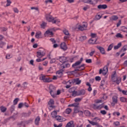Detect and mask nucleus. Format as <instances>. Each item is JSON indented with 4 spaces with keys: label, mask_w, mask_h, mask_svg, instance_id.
<instances>
[{
    "label": "nucleus",
    "mask_w": 127,
    "mask_h": 127,
    "mask_svg": "<svg viewBox=\"0 0 127 127\" xmlns=\"http://www.w3.org/2000/svg\"><path fill=\"white\" fill-rule=\"evenodd\" d=\"M39 78L40 80H50V78L48 76L43 74H41Z\"/></svg>",
    "instance_id": "4468645a"
},
{
    "label": "nucleus",
    "mask_w": 127,
    "mask_h": 127,
    "mask_svg": "<svg viewBox=\"0 0 127 127\" xmlns=\"http://www.w3.org/2000/svg\"><path fill=\"white\" fill-rule=\"evenodd\" d=\"M65 127H75V125H74V122H73L72 121H70L66 124Z\"/></svg>",
    "instance_id": "f3484780"
},
{
    "label": "nucleus",
    "mask_w": 127,
    "mask_h": 127,
    "mask_svg": "<svg viewBox=\"0 0 127 127\" xmlns=\"http://www.w3.org/2000/svg\"><path fill=\"white\" fill-rule=\"evenodd\" d=\"M122 49L123 50L124 52L127 51V45H126L124 46Z\"/></svg>",
    "instance_id": "052dcab7"
},
{
    "label": "nucleus",
    "mask_w": 127,
    "mask_h": 127,
    "mask_svg": "<svg viewBox=\"0 0 127 127\" xmlns=\"http://www.w3.org/2000/svg\"><path fill=\"white\" fill-rule=\"evenodd\" d=\"M91 38H93L94 39H97V35L95 33H91Z\"/></svg>",
    "instance_id": "c03bdc74"
},
{
    "label": "nucleus",
    "mask_w": 127,
    "mask_h": 127,
    "mask_svg": "<svg viewBox=\"0 0 127 127\" xmlns=\"http://www.w3.org/2000/svg\"><path fill=\"white\" fill-rule=\"evenodd\" d=\"M118 96H116V95H114L113 97H112V103H111V105L112 106H115V105L118 104Z\"/></svg>",
    "instance_id": "1a4fd4ad"
},
{
    "label": "nucleus",
    "mask_w": 127,
    "mask_h": 127,
    "mask_svg": "<svg viewBox=\"0 0 127 127\" xmlns=\"http://www.w3.org/2000/svg\"><path fill=\"white\" fill-rule=\"evenodd\" d=\"M22 106H23V104L22 103H19L18 105V108L21 109V108H22Z\"/></svg>",
    "instance_id": "e2e57ef3"
},
{
    "label": "nucleus",
    "mask_w": 127,
    "mask_h": 127,
    "mask_svg": "<svg viewBox=\"0 0 127 127\" xmlns=\"http://www.w3.org/2000/svg\"><path fill=\"white\" fill-rule=\"evenodd\" d=\"M12 58V56L10 54H7L6 56V59H10V58Z\"/></svg>",
    "instance_id": "49530a36"
},
{
    "label": "nucleus",
    "mask_w": 127,
    "mask_h": 127,
    "mask_svg": "<svg viewBox=\"0 0 127 127\" xmlns=\"http://www.w3.org/2000/svg\"><path fill=\"white\" fill-rule=\"evenodd\" d=\"M80 41H84V40H86V39H87V37H86L85 36H82L80 37Z\"/></svg>",
    "instance_id": "ea45409f"
},
{
    "label": "nucleus",
    "mask_w": 127,
    "mask_h": 127,
    "mask_svg": "<svg viewBox=\"0 0 127 127\" xmlns=\"http://www.w3.org/2000/svg\"><path fill=\"white\" fill-rule=\"evenodd\" d=\"M18 101H19V98H16L13 100V105H17V103H18Z\"/></svg>",
    "instance_id": "72a5a7b5"
},
{
    "label": "nucleus",
    "mask_w": 127,
    "mask_h": 127,
    "mask_svg": "<svg viewBox=\"0 0 127 127\" xmlns=\"http://www.w3.org/2000/svg\"><path fill=\"white\" fill-rule=\"evenodd\" d=\"M116 37L117 38H123V37H124V36H123V35L120 33H118L116 34Z\"/></svg>",
    "instance_id": "f704fd0d"
},
{
    "label": "nucleus",
    "mask_w": 127,
    "mask_h": 127,
    "mask_svg": "<svg viewBox=\"0 0 127 127\" xmlns=\"http://www.w3.org/2000/svg\"><path fill=\"white\" fill-rule=\"evenodd\" d=\"M99 9H106L108 7L107 4H100L97 6Z\"/></svg>",
    "instance_id": "dca6fc26"
},
{
    "label": "nucleus",
    "mask_w": 127,
    "mask_h": 127,
    "mask_svg": "<svg viewBox=\"0 0 127 127\" xmlns=\"http://www.w3.org/2000/svg\"><path fill=\"white\" fill-rule=\"evenodd\" d=\"M63 126V124L62 123H60L59 125H57L56 124L54 125V127H62Z\"/></svg>",
    "instance_id": "8fccbe9b"
},
{
    "label": "nucleus",
    "mask_w": 127,
    "mask_h": 127,
    "mask_svg": "<svg viewBox=\"0 0 127 127\" xmlns=\"http://www.w3.org/2000/svg\"><path fill=\"white\" fill-rule=\"evenodd\" d=\"M75 30H80V23H78L74 27Z\"/></svg>",
    "instance_id": "c9c22d12"
},
{
    "label": "nucleus",
    "mask_w": 127,
    "mask_h": 127,
    "mask_svg": "<svg viewBox=\"0 0 127 127\" xmlns=\"http://www.w3.org/2000/svg\"><path fill=\"white\" fill-rule=\"evenodd\" d=\"M105 84H106V81H105V80H102L101 82V85L100 86V88H103Z\"/></svg>",
    "instance_id": "58836bf2"
},
{
    "label": "nucleus",
    "mask_w": 127,
    "mask_h": 127,
    "mask_svg": "<svg viewBox=\"0 0 127 127\" xmlns=\"http://www.w3.org/2000/svg\"><path fill=\"white\" fill-rule=\"evenodd\" d=\"M96 48H97V49L99 50L101 54H103V55H106V51L105 50V48L101 46H97Z\"/></svg>",
    "instance_id": "f8f14e48"
},
{
    "label": "nucleus",
    "mask_w": 127,
    "mask_h": 127,
    "mask_svg": "<svg viewBox=\"0 0 127 127\" xmlns=\"http://www.w3.org/2000/svg\"><path fill=\"white\" fill-rule=\"evenodd\" d=\"M117 77V73H116V71H114L111 75L112 79H114V78H116Z\"/></svg>",
    "instance_id": "a19ab883"
},
{
    "label": "nucleus",
    "mask_w": 127,
    "mask_h": 127,
    "mask_svg": "<svg viewBox=\"0 0 127 127\" xmlns=\"http://www.w3.org/2000/svg\"><path fill=\"white\" fill-rule=\"evenodd\" d=\"M74 102L75 103L73 104H69L68 107H74L73 111L74 114H78L80 112V98H76L74 100Z\"/></svg>",
    "instance_id": "f03ea898"
},
{
    "label": "nucleus",
    "mask_w": 127,
    "mask_h": 127,
    "mask_svg": "<svg viewBox=\"0 0 127 127\" xmlns=\"http://www.w3.org/2000/svg\"><path fill=\"white\" fill-rule=\"evenodd\" d=\"M79 95H80V93H78L76 91H73L72 93V96L73 97H76V96H79Z\"/></svg>",
    "instance_id": "e433bc0d"
},
{
    "label": "nucleus",
    "mask_w": 127,
    "mask_h": 127,
    "mask_svg": "<svg viewBox=\"0 0 127 127\" xmlns=\"http://www.w3.org/2000/svg\"><path fill=\"white\" fill-rule=\"evenodd\" d=\"M122 31H123V32H126L127 33V28H125L124 29H123Z\"/></svg>",
    "instance_id": "774afa93"
},
{
    "label": "nucleus",
    "mask_w": 127,
    "mask_h": 127,
    "mask_svg": "<svg viewBox=\"0 0 127 127\" xmlns=\"http://www.w3.org/2000/svg\"><path fill=\"white\" fill-rule=\"evenodd\" d=\"M64 33L65 35H69V32L67 30H64Z\"/></svg>",
    "instance_id": "864d4df0"
},
{
    "label": "nucleus",
    "mask_w": 127,
    "mask_h": 127,
    "mask_svg": "<svg viewBox=\"0 0 127 127\" xmlns=\"http://www.w3.org/2000/svg\"><path fill=\"white\" fill-rule=\"evenodd\" d=\"M84 69H85V64H81L80 66V71H83V70H84Z\"/></svg>",
    "instance_id": "a18cd8bd"
},
{
    "label": "nucleus",
    "mask_w": 127,
    "mask_h": 127,
    "mask_svg": "<svg viewBox=\"0 0 127 127\" xmlns=\"http://www.w3.org/2000/svg\"><path fill=\"white\" fill-rule=\"evenodd\" d=\"M100 114H102V115H107V112L105 110H101Z\"/></svg>",
    "instance_id": "6e6d98bb"
},
{
    "label": "nucleus",
    "mask_w": 127,
    "mask_h": 127,
    "mask_svg": "<svg viewBox=\"0 0 127 127\" xmlns=\"http://www.w3.org/2000/svg\"><path fill=\"white\" fill-rule=\"evenodd\" d=\"M11 3V1H10V0H7V4L6 5V6H9Z\"/></svg>",
    "instance_id": "603ef678"
},
{
    "label": "nucleus",
    "mask_w": 127,
    "mask_h": 127,
    "mask_svg": "<svg viewBox=\"0 0 127 127\" xmlns=\"http://www.w3.org/2000/svg\"><path fill=\"white\" fill-rule=\"evenodd\" d=\"M72 112V109L71 108H67L64 112V114H66L67 115H69Z\"/></svg>",
    "instance_id": "a878e982"
},
{
    "label": "nucleus",
    "mask_w": 127,
    "mask_h": 127,
    "mask_svg": "<svg viewBox=\"0 0 127 127\" xmlns=\"http://www.w3.org/2000/svg\"><path fill=\"white\" fill-rule=\"evenodd\" d=\"M120 101L122 103H126L127 102V98L124 97H120Z\"/></svg>",
    "instance_id": "2f4dec72"
},
{
    "label": "nucleus",
    "mask_w": 127,
    "mask_h": 127,
    "mask_svg": "<svg viewBox=\"0 0 127 127\" xmlns=\"http://www.w3.org/2000/svg\"><path fill=\"white\" fill-rule=\"evenodd\" d=\"M93 121H95V122H100V121H101V118L95 117L93 118Z\"/></svg>",
    "instance_id": "de8ad7c7"
},
{
    "label": "nucleus",
    "mask_w": 127,
    "mask_h": 127,
    "mask_svg": "<svg viewBox=\"0 0 127 127\" xmlns=\"http://www.w3.org/2000/svg\"><path fill=\"white\" fill-rule=\"evenodd\" d=\"M101 18H102V16L100 14H97L95 16V19L97 20H99V19H101Z\"/></svg>",
    "instance_id": "79ce46f5"
},
{
    "label": "nucleus",
    "mask_w": 127,
    "mask_h": 127,
    "mask_svg": "<svg viewBox=\"0 0 127 127\" xmlns=\"http://www.w3.org/2000/svg\"><path fill=\"white\" fill-rule=\"evenodd\" d=\"M113 47H114V44H110L108 47L107 51H111V50H112V49H113Z\"/></svg>",
    "instance_id": "7c9ffc66"
},
{
    "label": "nucleus",
    "mask_w": 127,
    "mask_h": 127,
    "mask_svg": "<svg viewBox=\"0 0 127 127\" xmlns=\"http://www.w3.org/2000/svg\"><path fill=\"white\" fill-rule=\"evenodd\" d=\"M57 76L59 78H60L63 76V72L62 70H59L57 72Z\"/></svg>",
    "instance_id": "5701e85b"
},
{
    "label": "nucleus",
    "mask_w": 127,
    "mask_h": 127,
    "mask_svg": "<svg viewBox=\"0 0 127 127\" xmlns=\"http://www.w3.org/2000/svg\"><path fill=\"white\" fill-rule=\"evenodd\" d=\"M96 52L95 51H93L91 52L90 53L89 55L90 56H93L94 55V54Z\"/></svg>",
    "instance_id": "69168bd1"
},
{
    "label": "nucleus",
    "mask_w": 127,
    "mask_h": 127,
    "mask_svg": "<svg viewBox=\"0 0 127 127\" xmlns=\"http://www.w3.org/2000/svg\"><path fill=\"white\" fill-rule=\"evenodd\" d=\"M50 93L52 97L55 98V97H56V87L53 85H51L50 86Z\"/></svg>",
    "instance_id": "39448f33"
},
{
    "label": "nucleus",
    "mask_w": 127,
    "mask_h": 127,
    "mask_svg": "<svg viewBox=\"0 0 127 127\" xmlns=\"http://www.w3.org/2000/svg\"><path fill=\"white\" fill-rule=\"evenodd\" d=\"M122 46V43H119L117 46H115L114 49H119Z\"/></svg>",
    "instance_id": "473e14b6"
},
{
    "label": "nucleus",
    "mask_w": 127,
    "mask_h": 127,
    "mask_svg": "<svg viewBox=\"0 0 127 127\" xmlns=\"http://www.w3.org/2000/svg\"><path fill=\"white\" fill-rule=\"evenodd\" d=\"M72 68H74V70L70 71V73L72 75H74L76 77L80 75V61H78L73 64L72 65Z\"/></svg>",
    "instance_id": "f257e3e1"
},
{
    "label": "nucleus",
    "mask_w": 127,
    "mask_h": 127,
    "mask_svg": "<svg viewBox=\"0 0 127 127\" xmlns=\"http://www.w3.org/2000/svg\"><path fill=\"white\" fill-rule=\"evenodd\" d=\"M4 45H5V43L3 42H1L0 43V48H2V47H3V46Z\"/></svg>",
    "instance_id": "5fc2aeb1"
},
{
    "label": "nucleus",
    "mask_w": 127,
    "mask_h": 127,
    "mask_svg": "<svg viewBox=\"0 0 127 127\" xmlns=\"http://www.w3.org/2000/svg\"><path fill=\"white\" fill-rule=\"evenodd\" d=\"M56 119L57 120V121H58V122H65V121H66V119H65V118L61 117V116H57L56 117Z\"/></svg>",
    "instance_id": "2eb2a0df"
},
{
    "label": "nucleus",
    "mask_w": 127,
    "mask_h": 127,
    "mask_svg": "<svg viewBox=\"0 0 127 127\" xmlns=\"http://www.w3.org/2000/svg\"><path fill=\"white\" fill-rule=\"evenodd\" d=\"M0 110L2 113H5V112H6V108L4 107V106H1L0 107Z\"/></svg>",
    "instance_id": "c85d7f7f"
},
{
    "label": "nucleus",
    "mask_w": 127,
    "mask_h": 127,
    "mask_svg": "<svg viewBox=\"0 0 127 127\" xmlns=\"http://www.w3.org/2000/svg\"><path fill=\"white\" fill-rule=\"evenodd\" d=\"M47 23L46 22H43L41 24V28H45L46 26Z\"/></svg>",
    "instance_id": "37998d69"
},
{
    "label": "nucleus",
    "mask_w": 127,
    "mask_h": 127,
    "mask_svg": "<svg viewBox=\"0 0 127 127\" xmlns=\"http://www.w3.org/2000/svg\"><path fill=\"white\" fill-rule=\"evenodd\" d=\"M88 27V23L86 22H83L82 24L80 26V30L83 31V30H86Z\"/></svg>",
    "instance_id": "6e6552de"
},
{
    "label": "nucleus",
    "mask_w": 127,
    "mask_h": 127,
    "mask_svg": "<svg viewBox=\"0 0 127 127\" xmlns=\"http://www.w3.org/2000/svg\"><path fill=\"white\" fill-rule=\"evenodd\" d=\"M55 62H56V60L55 59H53L50 61V63H55Z\"/></svg>",
    "instance_id": "338daca9"
},
{
    "label": "nucleus",
    "mask_w": 127,
    "mask_h": 127,
    "mask_svg": "<svg viewBox=\"0 0 127 127\" xmlns=\"http://www.w3.org/2000/svg\"><path fill=\"white\" fill-rule=\"evenodd\" d=\"M89 4H92V5H96L98 3V0H89L88 1Z\"/></svg>",
    "instance_id": "a211bd4d"
},
{
    "label": "nucleus",
    "mask_w": 127,
    "mask_h": 127,
    "mask_svg": "<svg viewBox=\"0 0 127 127\" xmlns=\"http://www.w3.org/2000/svg\"><path fill=\"white\" fill-rule=\"evenodd\" d=\"M46 19L49 22H52V23H55L56 24H59L60 22V20L59 19H54L52 16L46 15Z\"/></svg>",
    "instance_id": "20e7f679"
},
{
    "label": "nucleus",
    "mask_w": 127,
    "mask_h": 127,
    "mask_svg": "<svg viewBox=\"0 0 127 127\" xmlns=\"http://www.w3.org/2000/svg\"><path fill=\"white\" fill-rule=\"evenodd\" d=\"M121 81L122 80H114V82L116 83L117 84V85H119L120 84V83L121 82Z\"/></svg>",
    "instance_id": "bf43d9fd"
},
{
    "label": "nucleus",
    "mask_w": 127,
    "mask_h": 127,
    "mask_svg": "<svg viewBox=\"0 0 127 127\" xmlns=\"http://www.w3.org/2000/svg\"><path fill=\"white\" fill-rule=\"evenodd\" d=\"M71 80H68L67 82H66V81H64V84H66V86H65V88H66V89H69V88H70V87H71Z\"/></svg>",
    "instance_id": "412c9836"
},
{
    "label": "nucleus",
    "mask_w": 127,
    "mask_h": 127,
    "mask_svg": "<svg viewBox=\"0 0 127 127\" xmlns=\"http://www.w3.org/2000/svg\"><path fill=\"white\" fill-rule=\"evenodd\" d=\"M59 61L61 63H63L61 65V69L63 70L65 68H69L70 67V64L67 62V58L66 57H59Z\"/></svg>",
    "instance_id": "7ed1b4c3"
},
{
    "label": "nucleus",
    "mask_w": 127,
    "mask_h": 127,
    "mask_svg": "<svg viewBox=\"0 0 127 127\" xmlns=\"http://www.w3.org/2000/svg\"><path fill=\"white\" fill-rule=\"evenodd\" d=\"M13 11L14 12H16V13H18L19 12L18 9H17L16 7L13 8Z\"/></svg>",
    "instance_id": "4d7b16f0"
},
{
    "label": "nucleus",
    "mask_w": 127,
    "mask_h": 127,
    "mask_svg": "<svg viewBox=\"0 0 127 127\" xmlns=\"http://www.w3.org/2000/svg\"><path fill=\"white\" fill-rule=\"evenodd\" d=\"M93 108L94 110H102L103 108H104V104H102L101 105H98V104H95L93 105Z\"/></svg>",
    "instance_id": "423d86ee"
},
{
    "label": "nucleus",
    "mask_w": 127,
    "mask_h": 127,
    "mask_svg": "<svg viewBox=\"0 0 127 127\" xmlns=\"http://www.w3.org/2000/svg\"><path fill=\"white\" fill-rule=\"evenodd\" d=\"M86 63H92V60L91 59H87L86 60Z\"/></svg>",
    "instance_id": "0e129e2a"
},
{
    "label": "nucleus",
    "mask_w": 127,
    "mask_h": 127,
    "mask_svg": "<svg viewBox=\"0 0 127 127\" xmlns=\"http://www.w3.org/2000/svg\"><path fill=\"white\" fill-rule=\"evenodd\" d=\"M84 114L86 117H89L90 115H91V113L88 110H85L84 112Z\"/></svg>",
    "instance_id": "c756f323"
},
{
    "label": "nucleus",
    "mask_w": 127,
    "mask_h": 127,
    "mask_svg": "<svg viewBox=\"0 0 127 127\" xmlns=\"http://www.w3.org/2000/svg\"><path fill=\"white\" fill-rule=\"evenodd\" d=\"M51 116L52 118H55L56 119V117H57V112L54 111L51 113Z\"/></svg>",
    "instance_id": "bb28decb"
},
{
    "label": "nucleus",
    "mask_w": 127,
    "mask_h": 127,
    "mask_svg": "<svg viewBox=\"0 0 127 127\" xmlns=\"http://www.w3.org/2000/svg\"><path fill=\"white\" fill-rule=\"evenodd\" d=\"M110 19L112 21H116L119 19V17H118L117 15H113L110 18Z\"/></svg>",
    "instance_id": "aec40b11"
},
{
    "label": "nucleus",
    "mask_w": 127,
    "mask_h": 127,
    "mask_svg": "<svg viewBox=\"0 0 127 127\" xmlns=\"http://www.w3.org/2000/svg\"><path fill=\"white\" fill-rule=\"evenodd\" d=\"M74 91H75V88L74 87H72V88H71L69 89V93H73V92H74Z\"/></svg>",
    "instance_id": "09e8293b"
},
{
    "label": "nucleus",
    "mask_w": 127,
    "mask_h": 127,
    "mask_svg": "<svg viewBox=\"0 0 127 127\" xmlns=\"http://www.w3.org/2000/svg\"><path fill=\"white\" fill-rule=\"evenodd\" d=\"M69 39V36L66 35L64 37V41L66 42Z\"/></svg>",
    "instance_id": "3c124183"
},
{
    "label": "nucleus",
    "mask_w": 127,
    "mask_h": 127,
    "mask_svg": "<svg viewBox=\"0 0 127 127\" xmlns=\"http://www.w3.org/2000/svg\"><path fill=\"white\" fill-rule=\"evenodd\" d=\"M39 122H40V117L38 116L35 120V124L36 126H39Z\"/></svg>",
    "instance_id": "4be33fe9"
},
{
    "label": "nucleus",
    "mask_w": 127,
    "mask_h": 127,
    "mask_svg": "<svg viewBox=\"0 0 127 127\" xmlns=\"http://www.w3.org/2000/svg\"><path fill=\"white\" fill-rule=\"evenodd\" d=\"M88 123H89V124H90V125H92V126H97V125H98V123L97 122H94L93 121H91L89 120H87Z\"/></svg>",
    "instance_id": "cd10ccee"
},
{
    "label": "nucleus",
    "mask_w": 127,
    "mask_h": 127,
    "mask_svg": "<svg viewBox=\"0 0 127 127\" xmlns=\"http://www.w3.org/2000/svg\"><path fill=\"white\" fill-rule=\"evenodd\" d=\"M41 32L38 31L35 34V37L36 38H37L38 39H39V38H41Z\"/></svg>",
    "instance_id": "393cba45"
},
{
    "label": "nucleus",
    "mask_w": 127,
    "mask_h": 127,
    "mask_svg": "<svg viewBox=\"0 0 127 127\" xmlns=\"http://www.w3.org/2000/svg\"><path fill=\"white\" fill-rule=\"evenodd\" d=\"M44 35L45 37L49 36V35H53V33L51 31H50L49 30H47L44 33Z\"/></svg>",
    "instance_id": "b1692460"
},
{
    "label": "nucleus",
    "mask_w": 127,
    "mask_h": 127,
    "mask_svg": "<svg viewBox=\"0 0 127 127\" xmlns=\"http://www.w3.org/2000/svg\"><path fill=\"white\" fill-rule=\"evenodd\" d=\"M114 126H116V127H118V126H120V122H116L114 123Z\"/></svg>",
    "instance_id": "13d9d810"
},
{
    "label": "nucleus",
    "mask_w": 127,
    "mask_h": 127,
    "mask_svg": "<svg viewBox=\"0 0 127 127\" xmlns=\"http://www.w3.org/2000/svg\"><path fill=\"white\" fill-rule=\"evenodd\" d=\"M85 94H86V91H85V90L82 89L80 91V96H84V95H85Z\"/></svg>",
    "instance_id": "4c0bfd02"
},
{
    "label": "nucleus",
    "mask_w": 127,
    "mask_h": 127,
    "mask_svg": "<svg viewBox=\"0 0 127 127\" xmlns=\"http://www.w3.org/2000/svg\"><path fill=\"white\" fill-rule=\"evenodd\" d=\"M96 42H97V39H94L91 38L88 41V43H89V44H95V43H96Z\"/></svg>",
    "instance_id": "6ab92c4d"
},
{
    "label": "nucleus",
    "mask_w": 127,
    "mask_h": 127,
    "mask_svg": "<svg viewBox=\"0 0 127 127\" xmlns=\"http://www.w3.org/2000/svg\"><path fill=\"white\" fill-rule=\"evenodd\" d=\"M61 49H62V50H64V51H66L67 49V45H66V43L65 42H63L60 45Z\"/></svg>",
    "instance_id": "ddd939ff"
},
{
    "label": "nucleus",
    "mask_w": 127,
    "mask_h": 127,
    "mask_svg": "<svg viewBox=\"0 0 127 127\" xmlns=\"http://www.w3.org/2000/svg\"><path fill=\"white\" fill-rule=\"evenodd\" d=\"M45 56V53L44 51H40L37 52V57H38V58H41L42 57H43V56Z\"/></svg>",
    "instance_id": "9b49d317"
},
{
    "label": "nucleus",
    "mask_w": 127,
    "mask_h": 127,
    "mask_svg": "<svg viewBox=\"0 0 127 127\" xmlns=\"http://www.w3.org/2000/svg\"><path fill=\"white\" fill-rule=\"evenodd\" d=\"M107 73H108V67L104 66L103 69H100L99 70V74H103L104 76L107 75Z\"/></svg>",
    "instance_id": "0eeeda50"
},
{
    "label": "nucleus",
    "mask_w": 127,
    "mask_h": 127,
    "mask_svg": "<svg viewBox=\"0 0 127 127\" xmlns=\"http://www.w3.org/2000/svg\"><path fill=\"white\" fill-rule=\"evenodd\" d=\"M48 64V61H47L44 62L43 63V65L44 66H47Z\"/></svg>",
    "instance_id": "680f3d73"
},
{
    "label": "nucleus",
    "mask_w": 127,
    "mask_h": 127,
    "mask_svg": "<svg viewBox=\"0 0 127 127\" xmlns=\"http://www.w3.org/2000/svg\"><path fill=\"white\" fill-rule=\"evenodd\" d=\"M48 104L49 106V110H51L52 109H53L55 107L54 106V100H53V99H50Z\"/></svg>",
    "instance_id": "9d476101"
}]
</instances>
